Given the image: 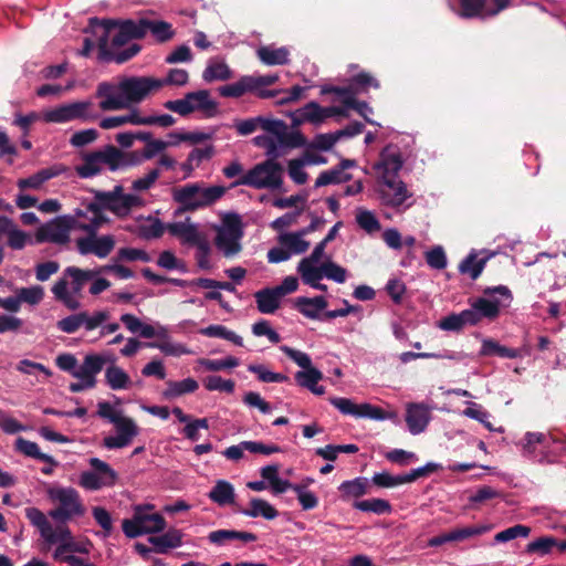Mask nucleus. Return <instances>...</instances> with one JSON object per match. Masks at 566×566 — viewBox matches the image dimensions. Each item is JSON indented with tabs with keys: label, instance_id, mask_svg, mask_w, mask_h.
<instances>
[{
	"label": "nucleus",
	"instance_id": "obj_58",
	"mask_svg": "<svg viewBox=\"0 0 566 566\" xmlns=\"http://www.w3.org/2000/svg\"><path fill=\"white\" fill-rule=\"evenodd\" d=\"M198 364L210 371H219L222 369H231L239 366L240 361L237 357L228 356L223 359H207L201 358Z\"/></svg>",
	"mask_w": 566,
	"mask_h": 566
},
{
	"label": "nucleus",
	"instance_id": "obj_15",
	"mask_svg": "<svg viewBox=\"0 0 566 566\" xmlns=\"http://www.w3.org/2000/svg\"><path fill=\"white\" fill-rule=\"evenodd\" d=\"M88 464L92 470L83 471L80 474L78 485L81 488L86 491H97L116 484L118 475L107 462L98 458H90Z\"/></svg>",
	"mask_w": 566,
	"mask_h": 566
},
{
	"label": "nucleus",
	"instance_id": "obj_54",
	"mask_svg": "<svg viewBox=\"0 0 566 566\" xmlns=\"http://www.w3.org/2000/svg\"><path fill=\"white\" fill-rule=\"evenodd\" d=\"M298 117L301 122L318 125L326 119L325 107L316 102H311L298 111Z\"/></svg>",
	"mask_w": 566,
	"mask_h": 566
},
{
	"label": "nucleus",
	"instance_id": "obj_52",
	"mask_svg": "<svg viewBox=\"0 0 566 566\" xmlns=\"http://www.w3.org/2000/svg\"><path fill=\"white\" fill-rule=\"evenodd\" d=\"M368 480L366 478H356L344 481L338 490L343 497H359L367 493Z\"/></svg>",
	"mask_w": 566,
	"mask_h": 566
},
{
	"label": "nucleus",
	"instance_id": "obj_9",
	"mask_svg": "<svg viewBox=\"0 0 566 566\" xmlns=\"http://www.w3.org/2000/svg\"><path fill=\"white\" fill-rule=\"evenodd\" d=\"M227 189L223 186H206L203 182L187 184L175 188L172 198L186 211L209 207L221 199Z\"/></svg>",
	"mask_w": 566,
	"mask_h": 566
},
{
	"label": "nucleus",
	"instance_id": "obj_22",
	"mask_svg": "<svg viewBox=\"0 0 566 566\" xmlns=\"http://www.w3.org/2000/svg\"><path fill=\"white\" fill-rule=\"evenodd\" d=\"M494 252L482 250L480 252L472 250L459 264V272L468 274L471 280L475 281L483 272L486 262L494 256Z\"/></svg>",
	"mask_w": 566,
	"mask_h": 566
},
{
	"label": "nucleus",
	"instance_id": "obj_16",
	"mask_svg": "<svg viewBox=\"0 0 566 566\" xmlns=\"http://www.w3.org/2000/svg\"><path fill=\"white\" fill-rule=\"evenodd\" d=\"M510 0H460V8L455 9L454 4L449 1V7L460 18H484L496 15L510 6Z\"/></svg>",
	"mask_w": 566,
	"mask_h": 566
},
{
	"label": "nucleus",
	"instance_id": "obj_47",
	"mask_svg": "<svg viewBox=\"0 0 566 566\" xmlns=\"http://www.w3.org/2000/svg\"><path fill=\"white\" fill-rule=\"evenodd\" d=\"M167 230L166 226L157 218L148 217L138 223V235L146 240L160 238Z\"/></svg>",
	"mask_w": 566,
	"mask_h": 566
},
{
	"label": "nucleus",
	"instance_id": "obj_42",
	"mask_svg": "<svg viewBox=\"0 0 566 566\" xmlns=\"http://www.w3.org/2000/svg\"><path fill=\"white\" fill-rule=\"evenodd\" d=\"M75 118L83 123L96 122L104 113L99 109V103L96 105L92 99L74 102Z\"/></svg>",
	"mask_w": 566,
	"mask_h": 566
},
{
	"label": "nucleus",
	"instance_id": "obj_1",
	"mask_svg": "<svg viewBox=\"0 0 566 566\" xmlns=\"http://www.w3.org/2000/svg\"><path fill=\"white\" fill-rule=\"evenodd\" d=\"M160 88L161 83L156 77L132 75L116 82H99L94 96L99 99L101 111L116 112L135 107Z\"/></svg>",
	"mask_w": 566,
	"mask_h": 566
},
{
	"label": "nucleus",
	"instance_id": "obj_48",
	"mask_svg": "<svg viewBox=\"0 0 566 566\" xmlns=\"http://www.w3.org/2000/svg\"><path fill=\"white\" fill-rule=\"evenodd\" d=\"M15 449L27 457L38 459L49 464L57 465V462L54 460V458L46 453H42L39 446L33 441L25 440L24 438H18L15 441Z\"/></svg>",
	"mask_w": 566,
	"mask_h": 566
},
{
	"label": "nucleus",
	"instance_id": "obj_4",
	"mask_svg": "<svg viewBox=\"0 0 566 566\" xmlns=\"http://www.w3.org/2000/svg\"><path fill=\"white\" fill-rule=\"evenodd\" d=\"M25 516L30 523L36 527L40 536L48 545H56L53 552V558L55 560L64 563L66 558L72 555L69 553L83 552L66 525L53 527L48 516L38 507H27Z\"/></svg>",
	"mask_w": 566,
	"mask_h": 566
},
{
	"label": "nucleus",
	"instance_id": "obj_51",
	"mask_svg": "<svg viewBox=\"0 0 566 566\" xmlns=\"http://www.w3.org/2000/svg\"><path fill=\"white\" fill-rule=\"evenodd\" d=\"M349 179L350 175L336 166L332 169L322 171L315 180V187L319 188L328 185L340 184L348 181Z\"/></svg>",
	"mask_w": 566,
	"mask_h": 566
},
{
	"label": "nucleus",
	"instance_id": "obj_12",
	"mask_svg": "<svg viewBox=\"0 0 566 566\" xmlns=\"http://www.w3.org/2000/svg\"><path fill=\"white\" fill-rule=\"evenodd\" d=\"M84 214L82 209H76L72 214L60 216L42 224L36 231V241L55 244L69 243L71 231L78 230V226L82 223L81 217Z\"/></svg>",
	"mask_w": 566,
	"mask_h": 566
},
{
	"label": "nucleus",
	"instance_id": "obj_6",
	"mask_svg": "<svg viewBox=\"0 0 566 566\" xmlns=\"http://www.w3.org/2000/svg\"><path fill=\"white\" fill-rule=\"evenodd\" d=\"M145 205L146 200L139 193H125L123 186L116 185L111 191H95L94 201L88 203V210L96 216H101L102 210H107L118 218H125L134 209Z\"/></svg>",
	"mask_w": 566,
	"mask_h": 566
},
{
	"label": "nucleus",
	"instance_id": "obj_24",
	"mask_svg": "<svg viewBox=\"0 0 566 566\" xmlns=\"http://www.w3.org/2000/svg\"><path fill=\"white\" fill-rule=\"evenodd\" d=\"M92 319L93 311H81L60 319L56 326L61 332L66 334H73L77 332L81 327H83L86 333H90L92 332Z\"/></svg>",
	"mask_w": 566,
	"mask_h": 566
},
{
	"label": "nucleus",
	"instance_id": "obj_21",
	"mask_svg": "<svg viewBox=\"0 0 566 566\" xmlns=\"http://www.w3.org/2000/svg\"><path fill=\"white\" fill-rule=\"evenodd\" d=\"M259 128L268 133V135L275 136L280 139L281 144H291V147H300L304 145V138L300 133L286 136V124L282 119H273L259 116Z\"/></svg>",
	"mask_w": 566,
	"mask_h": 566
},
{
	"label": "nucleus",
	"instance_id": "obj_7",
	"mask_svg": "<svg viewBox=\"0 0 566 566\" xmlns=\"http://www.w3.org/2000/svg\"><path fill=\"white\" fill-rule=\"evenodd\" d=\"M284 167L276 160L265 159L255 164L238 178L232 187L247 186L256 190L282 191Z\"/></svg>",
	"mask_w": 566,
	"mask_h": 566
},
{
	"label": "nucleus",
	"instance_id": "obj_56",
	"mask_svg": "<svg viewBox=\"0 0 566 566\" xmlns=\"http://www.w3.org/2000/svg\"><path fill=\"white\" fill-rule=\"evenodd\" d=\"M491 528L492 526L488 524H479L462 528H455L449 532V538H451V542H461L473 536H480L482 534H485L490 532Z\"/></svg>",
	"mask_w": 566,
	"mask_h": 566
},
{
	"label": "nucleus",
	"instance_id": "obj_2",
	"mask_svg": "<svg viewBox=\"0 0 566 566\" xmlns=\"http://www.w3.org/2000/svg\"><path fill=\"white\" fill-rule=\"evenodd\" d=\"M512 300V292L505 285L486 287L483 290V296L471 301L470 308L446 316L439 321L438 327L442 331L459 332L467 325L479 324L482 319L494 321L501 308L509 307Z\"/></svg>",
	"mask_w": 566,
	"mask_h": 566
},
{
	"label": "nucleus",
	"instance_id": "obj_49",
	"mask_svg": "<svg viewBox=\"0 0 566 566\" xmlns=\"http://www.w3.org/2000/svg\"><path fill=\"white\" fill-rule=\"evenodd\" d=\"M119 319L132 334H139L144 338L154 337L153 325L144 324L135 315L125 313L120 315Z\"/></svg>",
	"mask_w": 566,
	"mask_h": 566
},
{
	"label": "nucleus",
	"instance_id": "obj_60",
	"mask_svg": "<svg viewBox=\"0 0 566 566\" xmlns=\"http://www.w3.org/2000/svg\"><path fill=\"white\" fill-rule=\"evenodd\" d=\"M205 388L209 391H222L232 394L234 391L235 384L231 379H223L220 376L212 375L208 376L203 380Z\"/></svg>",
	"mask_w": 566,
	"mask_h": 566
},
{
	"label": "nucleus",
	"instance_id": "obj_62",
	"mask_svg": "<svg viewBox=\"0 0 566 566\" xmlns=\"http://www.w3.org/2000/svg\"><path fill=\"white\" fill-rule=\"evenodd\" d=\"M193 245H196L195 259L198 268L201 270H211L213 265L210 260L211 249L209 243L206 240L201 239Z\"/></svg>",
	"mask_w": 566,
	"mask_h": 566
},
{
	"label": "nucleus",
	"instance_id": "obj_61",
	"mask_svg": "<svg viewBox=\"0 0 566 566\" xmlns=\"http://www.w3.org/2000/svg\"><path fill=\"white\" fill-rule=\"evenodd\" d=\"M147 347L157 348L167 356H181L190 354V349L181 343H172L169 339L158 343H147Z\"/></svg>",
	"mask_w": 566,
	"mask_h": 566
},
{
	"label": "nucleus",
	"instance_id": "obj_25",
	"mask_svg": "<svg viewBox=\"0 0 566 566\" xmlns=\"http://www.w3.org/2000/svg\"><path fill=\"white\" fill-rule=\"evenodd\" d=\"M166 228L171 235L178 238L186 244H195L202 239L198 230V226L190 222L189 218L185 221L168 223Z\"/></svg>",
	"mask_w": 566,
	"mask_h": 566
},
{
	"label": "nucleus",
	"instance_id": "obj_46",
	"mask_svg": "<svg viewBox=\"0 0 566 566\" xmlns=\"http://www.w3.org/2000/svg\"><path fill=\"white\" fill-rule=\"evenodd\" d=\"M43 118L48 123L64 124L76 120L74 102L62 104L55 108L46 111L43 114Z\"/></svg>",
	"mask_w": 566,
	"mask_h": 566
},
{
	"label": "nucleus",
	"instance_id": "obj_34",
	"mask_svg": "<svg viewBox=\"0 0 566 566\" xmlns=\"http://www.w3.org/2000/svg\"><path fill=\"white\" fill-rule=\"evenodd\" d=\"M322 378L323 374L315 367L307 368V370H300L295 374L296 382L317 396H322L325 392L324 387L318 385Z\"/></svg>",
	"mask_w": 566,
	"mask_h": 566
},
{
	"label": "nucleus",
	"instance_id": "obj_41",
	"mask_svg": "<svg viewBox=\"0 0 566 566\" xmlns=\"http://www.w3.org/2000/svg\"><path fill=\"white\" fill-rule=\"evenodd\" d=\"M254 146L263 148L265 150L266 159L276 160L280 156H282L281 149L284 146H290L291 144H281L280 139L275 136H271L268 134L258 135L252 139Z\"/></svg>",
	"mask_w": 566,
	"mask_h": 566
},
{
	"label": "nucleus",
	"instance_id": "obj_32",
	"mask_svg": "<svg viewBox=\"0 0 566 566\" xmlns=\"http://www.w3.org/2000/svg\"><path fill=\"white\" fill-rule=\"evenodd\" d=\"M105 382L112 390H127L133 385L128 373L114 363L105 370Z\"/></svg>",
	"mask_w": 566,
	"mask_h": 566
},
{
	"label": "nucleus",
	"instance_id": "obj_11",
	"mask_svg": "<svg viewBox=\"0 0 566 566\" xmlns=\"http://www.w3.org/2000/svg\"><path fill=\"white\" fill-rule=\"evenodd\" d=\"M127 164L124 154L115 146L108 145L103 149L92 151L83 157V163L75 170L82 178H91L103 171L104 168L116 171Z\"/></svg>",
	"mask_w": 566,
	"mask_h": 566
},
{
	"label": "nucleus",
	"instance_id": "obj_20",
	"mask_svg": "<svg viewBox=\"0 0 566 566\" xmlns=\"http://www.w3.org/2000/svg\"><path fill=\"white\" fill-rule=\"evenodd\" d=\"M113 424L116 434L103 439V446L108 450L128 447L139 433L138 426L132 418L122 416L119 419H114Z\"/></svg>",
	"mask_w": 566,
	"mask_h": 566
},
{
	"label": "nucleus",
	"instance_id": "obj_27",
	"mask_svg": "<svg viewBox=\"0 0 566 566\" xmlns=\"http://www.w3.org/2000/svg\"><path fill=\"white\" fill-rule=\"evenodd\" d=\"M184 533L177 528H170L159 536H150L148 542L155 546V552L166 554L171 548L182 545Z\"/></svg>",
	"mask_w": 566,
	"mask_h": 566
},
{
	"label": "nucleus",
	"instance_id": "obj_3",
	"mask_svg": "<svg viewBox=\"0 0 566 566\" xmlns=\"http://www.w3.org/2000/svg\"><path fill=\"white\" fill-rule=\"evenodd\" d=\"M90 28L97 36L98 55L101 62H116L123 64L134 57L140 51V45L133 43L127 49L119 52H112L108 49L109 34L119 28L130 40L143 39L145 36V18L133 20H103L92 19Z\"/></svg>",
	"mask_w": 566,
	"mask_h": 566
},
{
	"label": "nucleus",
	"instance_id": "obj_10",
	"mask_svg": "<svg viewBox=\"0 0 566 566\" xmlns=\"http://www.w3.org/2000/svg\"><path fill=\"white\" fill-rule=\"evenodd\" d=\"M49 499L56 503V507L49 512V516L64 525L66 522L85 515L86 507L77 490L72 486H54L48 490Z\"/></svg>",
	"mask_w": 566,
	"mask_h": 566
},
{
	"label": "nucleus",
	"instance_id": "obj_17",
	"mask_svg": "<svg viewBox=\"0 0 566 566\" xmlns=\"http://www.w3.org/2000/svg\"><path fill=\"white\" fill-rule=\"evenodd\" d=\"M329 402L334 406L342 415L352 416L354 418H366L371 420H386L391 416L387 415L381 408L374 406L368 402L355 403L349 398L332 397Z\"/></svg>",
	"mask_w": 566,
	"mask_h": 566
},
{
	"label": "nucleus",
	"instance_id": "obj_57",
	"mask_svg": "<svg viewBox=\"0 0 566 566\" xmlns=\"http://www.w3.org/2000/svg\"><path fill=\"white\" fill-rule=\"evenodd\" d=\"M357 224L368 233H374L380 229V222L374 212L358 208L356 212Z\"/></svg>",
	"mask_w": 566,
	"mask_h": 566
},
{
	"label": "nucleus",
	"instance_id": "obj_23",
	"mask_svg": "<svg viewBox=\"0 0 566 566\" xmlns=\"http://www.w3.org/2000/svg\"><path fill=\"white\" fill-rule=\"evenodd\" d=\"M431 419L430 409L424 403H409L406 422L411 434L423 432Z\"/></svg>",
	"mask_w": 566,
	"mask_h": 566
},
{
	"label": "nucleus",
	"instance_id": "obj_59",
	"mask_svg": "<svg viewBox=\"0 0 566 566\" xmlns=\"http://www.w3.org/2000/svg\"><path fill=\"white\" fill-rule=\"evenodd\" d=\"M248 370L255 374L258 379L263 382H284L287 377L280 373L271 371L264 365L251 364L248 366Z\"/></svg>",
	"mask_w": 566,
	"mask_h": 566
},
{
	"label": "nucleus",
	"instance_id": "obj_40",
	"mask_svg": "<svg viewBox=\"0 0 566 566\" xmlns=\"http://www.w3.org/2000/svg\"><path fill=\"white\" fill-rule=\"evenodd\" d=\"M254 91L255 86H253L251 75L242 76L237 82L227 84L219 88V93L221 96L233 98H239L245 93H253Z\"/></svg>",
	"mask_w": 566,
	"mask_h": 566
},
{
	"label": "nucleus",
	"instance_id": "obj_53",
	"mask_svg": "<svg viewBox=\"0 0 566 566\" xmlns=\"http://www.w3.org/2000/svg\"><path fill=\"white\" fill-rule=\"evenodd\" d=\"M354 507L361 512H371L378 515L389 514L392 511L390 503L382 499H369L354 503Z\"/></svg>",
	"mask_w": 566,
	"mask_h": 566
},
{
	"label": "nucleus",
	"instance_id": "obj_29",
	"mask_svg": "<svg viewBox=\"0 0 566 566\" xmlns=\"http://www.w3.org/2000/svg\"><path fill=\"white\" fill-rule=\"evenodd\" d=\"M129 112L124 115H114L107 117H101L98 119V126L103 129H113L118 128L125 125H142V114L138 108L133 107L128 108Z\"/></svg>",
	"mask_w": 566,
	"mask_h": 566
},
{
	"label": "nucleus",
	"instance_id": "obj_35",
	"mask_svg": "<svg viewBox=\"0 0 566 566\" xmlns=\"http://www.w3.org/2000/svg\"><path fill=\"white\" fill-rule=\"evenodd\" d=\"M208 497L219 506L233 504L235 499L234 488L226 480H218L210 490Z\"/></svg>",
	"mask_w": 566,
	"mask_h": 566
},
{
	"label": "nucleus",
	"instance_id": "obj_28",
	"mask_svg": "<svg viewBox=\"0 0 566 566\" xmlns=\"http://www.w3.org/2000/svg\"><path fill=\"white\" fill-rule=\"evenodd\" d=\"M211 544L223 546L228 542L241 541L243 543H251L258 539L256 535L251 532L234 531V530H217L208 535Z\"/></svg>",
	"mask_w": 566,
	"mask_h": 566
},
{
	"label": "nucleus",
	"instance_id": "obj_26",
	"mask_svg": "<svg viewBox=\"0 0 566 566\" xmlns=\"http://www.w3.org/2000/svg\"><path fill=\"white\" fill-rule=\"evenodd\" d=\"M189 106L193 112H200L207 117H212L217 114L218 104L214 102L209 91L200 90L197 92H190L186 94Z\"/></svg>",
	"mask_w": 566,
	"mask_h": 566
},
{
	"label": "nucleus",
	"instance_id": "obj_64",
	"mask_svg": "<svg viewBox=\"0 0 566 566\" xmlns=\"http://www.w3.org/2000/svg\"><path fill=\"white\" fill-rule=\"evenodd\" d=\"M463 415L468 418L478 420L488 430L495 431L492 423L489 421L490 413L488 411H485L480 405H478L475 402H470L468 408L464 409Z\"/></svg>",
	"mask_w": 566,
	"mask_h": 566
},
{
	"label": "nucleus",
	"instance_id": "obj_5",
	"mask_svg": "<svg viewBox=\"0 0 566 566\" xmlns=\"http://www.w3.org/2000/svg\"><path fill=\"white\" fill-rule=\"evenodd\" d=\"M99 273L101 270L96 269L67 266L64 269L61 277L53 284L51 292L54 298L66 308L76 311L82 305L81 298L84 286Z\"/></svg>",
	"mask_w": 566,
	"mask_h": 566
},
{
	"label": "nucleus",
	"instance_id": "obj_19",
	"mask_svg": "<svg viewBox=\"0 0 566 566\" xmlns=\"http://www.w3.org/2000/svg\"><path fill=\"white\" fill-rule=\"evenodd\" d=\"M376 193L381 205L392 208L403 206L412 196L406 184L400 178L377 182Z\"/></svg>",
	"mask_w": 566,
	"mask_h": 566
},
{
	"label": "nucleus",
	"instance_id": "obj_38",
	"mask_svg": "<svg viewBox=\"0 0 566 566\" xmlns=\"http://www.w3.org/2000/svg\"><path fill=\"white\" fill-rule=\"evenodd\" d=\"M60 174H61V169H57L55 167L44 168V169L36 171L35 174H33L32 176H30L28 178L19 179L17 185L21 190H25V189L38 190L42 187V185L45 181L59 176Z\"/></svg>",
	"mask_w": 566,
	"mask_h": 566
},
{
	"label": "nucleus",
	"instance_id": "obj_36",
	"mask_svg": "<svg viewBox=\"0 0 566 566\" xmlns=\"http://www.w3.org/2000/svg\"><path fill=\"white\" fill-rule=\"evenodd\" d=\"M244 516L249 517H263L265 520H274L279 516L277 510L268 501L259 497H253L250 501L249 507L240 511Z\"/></svg>",
	"mask_w": 566,
	"mask_h": 566
},
{
	"label": "nucleus",
	"instance_id": "obj_43",
	"mask_svg": "<svg viewBox=\"0 0 566 566\" xmlns=\"http://www.w3.org/2000/svg\"><path fill=\"white\" fill-rule=\"evenodd\" d=\"M148 32L160 43L169 41L175 35L172 25L161 20L145 19V35Z\"/></svg>",
	"mask_w": 566,
	"mask_h": 566
},
{
	"label": "nucleus",
	"instance_id": "obj_33",
	"mask_svg": "<svg viewBox=\"0 0 566 566\" xmlns=\"http://www.w3.org/2000/svg\"><path fill=\"white\" fill-rule=\"evenodd\" d=\"M256 55L265 65H285L290 61V52L285 46H261L258 49Z\"/></svg>",
	"mask_w": 566,
	"mask_h": 566
},
{
	"label": "nucleus",
	"instance_id": "obj_50",
	"mask_svg": "<svg viewBox=\"0 0 566 566\" xmlns=\"http://www.w3.org/2000/svg\"><path fill=\"white\" fill-rule=\"evenodd\" d=\"M200 334H202L207 337H216V338L227 339L237 346L243 345L242 337L240 335L235 334L234 332L228 329L223 325H219V324L209 325V326L202 328L200 331Z\"/></svg>",
	"mask_w": 566,
	"mask_h": 566
},
{
	"label": "nucleus",
	"instance_id": "obj_45",
	"mask_svg": "<svg viewBox=\"0 0 566 566\" xmlns=\"http://www.w3.org/2000/svg\"><path fill=\"white\" fill-rule=\"evenodd\" d=\"M317 262L302 259L297 265V272L304 284L311 285L317 283L324 277L323 263L317 265Z\"/></svg>",
	"mask_w": 566,
	"mask_h": 566
},
{
	"label": "nucleus",
	"instance_id": "obj_8",
	"mask_svg": "<svg viewBox=\"0 0 566 566\" xmlns=\"http://www.w3.org/2000/svg\"><path fill=\"white\" fill-rule=\"evenodd\" d=\"M103 222L102 216L93 214L88 222L82 221L78 226V230L86 233L75 240L76 250L81 255L92 254L98 259H105L114 250L116 240L113 234H97Z\"/></svg>",
	"mask_w": 566,
	"mask_h": 566
},
{
	"label": "nucleus",
	"instance_id": "obj_37",
	"mask_svg": "<svg viewBox=\"0 0 566 566\" xmlns=\"http://www.w3.org/2000/svg\"><path fill=\"white\" fill-rule=\"evenodd\" d=\"M92 321V332L95 329H99L98 334L101 338L114 334L119 329V323L111 321V312L107 310L93 311Z\"/></svg>",
	"mask_w": 566,
	"mask_h": 566
},
{
	"label": "nucleus",
	"instance_id": "obj_30",
	"mask_svg": "<svg viewBox=\"0 0 566 566\" xmlns=\"http://www.w3.org/2000/svg\"><path fill=\"white\" fill-rule=\"evenodd\" d=\"M295 307L305 317L311 319H319L321 313L327 307V301L324 296H301L296 298Z\"/></svg>",
	"mask_w": 566,
	"mask_h": 566
},
{
	"label": "nucleus",
	"instance_id": "obj_44",
	"mask_svg": "<svg viewBox=\"0 0 566 566\" xmlns=\"http://www.w3.org/2000/svg\"><path fill=\"white\" fill-rule=\"evenodd\" d=\"M277 241L291 252V255L302 254L310 248V242L298 231L281 233Z\"/></svg>",
	"mask_w": 566,
	"mask_h": 566
},
{
	"label": "nucleus",
	"instance_id": "obj_63",
	"mask_svg": "<svg viewBox=\"0 0 566 566\" xmlns=\"http://www.w3.org/2000/svg\"><path fill=\"white\" fill-rule=\"evenodd\" d=\"M531 528L528 526L517 524L512 527H509L502 532H499L494 536L495 543H506L517 537H527L530 535Z\"/></svg>",
	"mask_w": 566,
	"mask_h": 566
},
{
	"label": "nucleus",
	"instance_id": "obj_55",
	"mask_svg": "<svg viewBox=\"0 0 566 566\" xmlns=\"http://www.w3.org/2000/svg\"><path fill=\"white\" fill-rule=\"evenodd\" d=\"M231 77V70L223 62H210L202 73L206 82L226 81Z\"/></svg>",
	"mask_w": 566,
	"mask_h": 566
},
{
	"label": "nucleus",
	"instance_id": "obj_31",
	"mask_svg": "<svg viewBox=\"0 0 566 566\" xmlns=\"http://www.w3.org/2000/svg\"><path fill=\"white\" fill-rule=\"evenodd\" d=\"M256 308L262 314H273L281 304L282 296L275 287H268L254 293Z\"/></svg>",
	"mask_w": 566,
	"mask_h": 566
},
{
	"label": "nucleus",
	"instance_id": "obj_13",
	"mask_svg": "<svg viewBox=\"0 0 566 566\" xmlns=\"http://www.w3.org/2000/svg\"><path fill=\"white\" fill-rule=\"evenodd\" d=\"M242 237L243 229L241 218L235 213L228 214L217 229L214 243L224 258L231 259L241 252Z\"/></svg>",
	"mask_w": 566,
	"mask_h": 566
},
{
	"label": "nucleus",
	"instance_id": "obj_18",
	"mask_svg": "<svg viewBox=\"0 0 566 566\" xmlns=\"http://www.w3.org/2000/svg\"><path fill=\"white\" fill-rule=\"evenodd\" d=\"M402 165L403 159L399 147L396 145L385 147L380 153L379 160L374 165L377 182L399 178L398 172Z\"/></svg>",
	"mask_w": 566,
	"mask_h": 566
},
{
	"label": "nucleus",
	"instance_id": "obj_39",
	"mask_svg": "<svg viewBox=\"0 0 566 566\" xmlns=\"http://www.w3.org/2000/svg\"><path fill=\"white\" fill-rule=\"evenodd\" d=\"M198 387V381L193 378H186L179 381L168 380L163 396L166 399H174L186 394L195 392Z\"/></svg>",
	"mask_w": 566,
	"mask_h": 566
},
{
	"label": "nucleus",
	"instance_id": "obj_14",
	"mask_svg": "<svg viewBox=\"0 0 566 566\" xmlns=\"http://www.w3.org/2000/svg\"><path fill=\"white\" fill-rule=\"evenodd\" d=\"M153 506H137L130 520H124L122 528L129 538H135L143 534L159 533L165 530V518L159 513H148L147 510Z\"/></svg>",
	"mask_w": 566,
	"mask_h": 566
}]
</instances>
